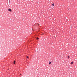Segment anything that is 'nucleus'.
<instances>
[{
  "instance_id": "6e6552de",
  "label": "nucleus",
  "mask_w": 77,
  "mask_h": 77,
  "mask_svg": "<svg viewBox=\"0 0 77 77\" xmlns=\"http://www.w3.org/2000/svg\"><path fill=\"white\" fill-rule=\"evenodd\" d=\"M27 59H28V58H29V57H28V56H27Z\"/></svg>"
},
{
  "instance_id": "f03ea898",
  "label": "nucleus",
  "mask_w": 77,
  "mask_h": 77,
  "mask_svg": "<svg viewBox=\"0 0 77 77\" xmlns=\"http://www.w3.org/2000/svg\"><path fill=\"white\" fill-rule=\"evenodd\" d=\"M73 63H74V62H73V61H72V62H71V65H72V64H73Z\"/></svg>"
},
{
  "instance_id": "39448f33",
  "label": "nucleus",
  "mask_w": 77,
  "mask_h": 77,
  "mask_svg": "<svg viewBox=\"0 0 77 77\" xmlns=\"http://www.w3.org/2000/svg\"><path fill=\"white\" fill-rule=\"evenodd\" d=\"M51 63V62L49 63V65H50Z\"/></svg>"
},
{
  "instance_id": "f257e3e1",
  "label": "nucleus",
  "mask_w": 77,
  "mask_h": 77,
  "mask_svg": "<svg viewBox=\"0 0 77 77\" xmlns=\"http://www.w3.org/2000/svg\"><path fill=\"white\" fill-rule=\"evenodd\" d=\"M8 11L10 12H12V10H11V9H8Z\"/></svg>"
},
{
  "instance_id": "0eeeda50",
  "label": "nucleus",
  "mask_w": 77,
  "mask_h": 77,
  "mask_svg": "<svg viewBox=\"0 0 77 77\" xmlns=\"http://www.w3.org/2000/svg\"><path fill=\"white\" fill-rule=\"evenodd\" d=\"M68 59H69V56H68Z\"/></svg>"
},
{
  "instance_id": "20e7f679",
  "label": "nucleus",
  "mask_w": 77,
  "mask_h": 77,
  "mask_svg": "<svg viewBox=\"0 0 77 77\" xmlns=\"http://www.w3.org/2000/svg\"><path fill=\"white\" fill-rule=\"evenodd\" d=\"M54 3H53L52 4V6H54Z\"/></svg>"
},
{
  "instance_id": "423d86ee",
  "label": "nucleus",
  "mask_w": 77,
  "mask_h": 77,
  "mask_svg": "<svg viewBox=\"0 0 77 77\" xmlns=\"http://www.w3.org/2000/svg\"><path fill=\"white\" fill-rule=\"evenodd\" d=\"M37 39V40H39V38L38 37H37V38H36Z\"/></svg>"
},
{
  "instance_id": "7ed1b4c3",
  "label": "nucleus",
  "mask_w": 77,
  "mask_h": 77,
  "mask_svg": "<svg viewBox=\"0 0 77 77\" xmlns=\"http://www.w3.org/2000/svg\"><path fill=\"white\" fill-rule=\"evenodd\" d=\"M13 63L14 64H15V61H14Z\"/></svg>"
},
{
  "instance_id": "1a4fd4ad",
  "label": "nucleus",
  "mask_w": 77,
  "mask_h": 77,
  "mask_svg": "<svg viewBox=\"0 0 77 77\" xmlns=\"http://www.w3.org/2000/svg\"><path fill=\"white\" fill-rule=\"evenodd\" d=\"M21 75V74H20V75Z\"/></svg>"
}]
</instances>
